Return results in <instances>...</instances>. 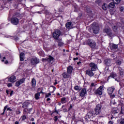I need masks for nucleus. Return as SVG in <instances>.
<instances>
[{"instance_id":"nucleus-1","label":"nucleus","mask_w":124,"mask_h":124,"mask_svg":"<svg viewBox=\"0 0 124 124\" xmlns=\"http://www.w3.org/2000/svg\"><path fill=\"white\" fill-rule=\"evenodd\" d=\"M92 30L95 34H97L99 31V25L96 23H93L92 25Z\"/></svg>"},{"instance_id":"nucleus-2","label":"nucleus","mask_w":124,"mask_h":124,"mask_svg":"<svg viewBox=\"0 0 124 124\" xmlns=\"http://www.w3.org/2000/svg\"><path fill=\"white\" fill-rule=\"evenodd\" d=\"M93 115H94V111L93 109H91L87 113L85 119H86L87 121H92V120H93Z\"/></svg>"},{"instance_id":"nucleus-3","label":"nucleus","mask_w":124,"mask_h":124,"mask_svg":"<svg viewBox=\"0 0 124 124\" xmlns=\"http://www.w3.org/2000/svg\"><path fill=\"white\" fill-rule=\"evenodd\" d=\"M61 32L59 30L56 29L53 32L52 35L53 38L55 39V40H58L60 39V36H61Z\"/></svg>"},{"instance_id":"nucleus-4","label":"nucleus","mask_w":124,"mask_h":124,"mask_svg":"<svg viewBox=\"0 0 124 124\" xmlns=\"http://www.w3.org/2000/svg\"><path fill=\"white\" fill-rule=\"evenodd\" d=\"M31 87L30 88V91H31V92H35L36 90V80H35V78H32L31 81Z\"/></svg>"},{"instance_id":"nucleus-5","label":"nucleus","mask_w":124,"mask_h":124,"mask_svg":"<svg viewBox=\"0 0 124 124\" xmlns=\"http://www.w3.org/2000/svg\"><path fill=\"white\" fill-rule=\"evenodd\" d=\"M101 104H98L96 105V108H95V114L96 115H99L101 113Z\"/></svg>"},{"instance_id":"nucleus-6","label":"nucleus","mask_w":124,"mask_h":124,"mask_svg":"<svg viewBox=\"0 0 124 124\" xmlns=\"http://www.w3.org/2000/svg\"><path fill=\"white\" fill-rule=\"evenodd\" d=\"M87 44L90 46V47L93 48H95L96 46L95 42L91 39H88L87 41Z\"/></svg>"},{"instance_id":"nucleus-7","label":"nucleus","mask_w":124,"mask_h":124,"mask_svg":"<svg viewBox=\"0 0 124 124\" xmlns=\"http://www.w3.org/2000/svg\"><path fill=\"white\" fill-rule=\"evenodd\" d=\"M75 25V23L72 22H69L66 23L65 27L67 29L70 30V29H73V28H75L74 26Z\"/></svg>"},{"instance_id":"nucleus-8","label":"nucleus","mask_w":124,"mask_h":124,"mask_svg":"<svg viewBox=\"0 0 124 124\" xmlns=\"http://www.w3.org/2000/svg\"><path fill=\"white\" fill-rule=\"evenodd\" d=\"M11 23L13 25L17 26V25H18V24H19V19L18 18H17V17H14V16L11 19Z\"/></svg>"},{"instance_id":"nucleus-9","label":"nucleus","mask_w":124,"mask_h":124,"mask_svg":"<svg viewBox=\"0 0 124 124\" xmlns=\"http://www.w3.org/2000/svg\"><path fill=\"white\" fill-rule=\"evenodd\" d=\"M104 31L106 32L107 35L110 37H113L114 34L112 33L111 30L110 29H105L104 30Z\"/></svg>"},{"instance_id":"nucleus-10","label":"nucleus","mask_w":124,"mask_h":124,"mask_svg":"<svg viewBox=\"0 0 124 124\" xmlns=\"http://www.w3.org/2000/svg\"><path fill=\"white\" fill-rule=\"evenodd\" d=\"M25 81H26V79L25 78H23L22 79H19L18 81L16 82L15 84L16 87H19L20 85L24 84L25 83Z\"/></svg>"},{"instance_id":"nucleus-11","label":"nucleus","mask_w":124,"mask_h":124,"mask_svg":"<svg viewBox=\"0 0 124 124\" xmlns=\"http://www.w3.org/2000/svg\"><path fill=\"white\" fill-rule=\"evenodd\" d=\"M89 66L91 67V69L93 71H95L97 69V65L93 62H91L89 64Z\"/></svg>"},{"instance_id":"nucleus-12","label":"nucleus","mask_w":124,"mask_h":124,"mask_svg":"<svg viewBox=\"0 0 124 124\" xmlns=\"http://www.w3.org/2000/svg\"><path fill=\"white\" fill-rule=\"evenodd\" d=\"M102 91H103V86H100L97 90L95 91V93L101 95H102Z\"/></svg>"},{"instance_id":"nucleus-13","label":"nucleus","mask_w":124,"mask_h":124,"mask_svg":"<svg viewBox=\"0 0 124 124\" xmlns=\"http://www.w3.org/2000/svg\"><path fill=\"white\" fill-rule=\"evenodd\" d=\"M80 96L81 97H84L87 95V89L83 88L81 90L79 93Z\"/></svg>"},{"instance_id":"nucleus-14","label":"nucleus","mask_w":124,"mask_h":124,"mask_svg":"<svg viewBox=\"0 0 124 124\" xmlns=\"http://www.w3.org/2000/svg\"><path fill=\"white\" fill-rule=\"evenodd\" d=\"M93 71L91 69H88L85 72L86 74L88 75V76H89L90 77H93V75H94V74L93 73Z\"/></svg>"},{"instance_id":"nucleus-15","label":"nucleus","mask_w":124,"mask_h":124,"mask_svg":"<svg viewBox=\"0 0 124 124\" xmlns=\"http://www.w3.org/2000/svg\"><path fill=\"white\" fill-rule=\"evenodd\" d=\"M54 61V57L51 56H49L48 58L43 59L42 60L43 62H51Z\"/></svg>"},{"instance_id":"nucleus-16","label":"nucleus","mask_w":124,"mask_h":124,"mask_svg":"<svg viewBox=\"0 0 124 124\" xmlns=\"http://www.w3.org/2000/svg\"><path fill=\"white\" fill-rule=\"evenodd\" d=\"M29 106H32L31 104L30 103V101H26L22 104L23 108H28Z\"/></svg>"},{"instance_id":"nucleus-17","label":"nucleus","mask_w":124,"mask_h":124,"mask_svg":"<svg viewBox=\"0 0 124 124\" xmlns=\"http://www.w3.org/2000/svg\"><path fill=\"white\" fill-rule=\"evenodd\" d=\"M31 63L33 64V65H34L35 64H37V63H39V59L36 58H32L31 60Z\"/></svg>"},{"instance_id":"nucleus-18","label":"nucleus","mask_w":124,"mask_h":124,"mask_svg":"<svg viewBox=\"0 0 124 124\" xmlns=\"http://www.w3.org/2000/svg\"><path fill=\"white\" fill-rule=\"evenodd\" d=\"M9 82H11V83H14V82H16V77L15 76H12L8 78Z\"/></svg>"},{"instance_id":"nucleus-19","label":"nucleus","mask_w":124,"mask_h":124,"mask_svg":"<svg viewBox=\"0 0 124 124\" xmlns=\"http://www.w3.org/2000/svg\"><path fill=\"white\" fill-rule=\"evenodd\" d=\"M114 91H115V88L114 87H108L107 89V93L108 94H112Z\"/></svg>"},{"instance_id":"nucleus-20","label":"nucleus","mask_w":124,"mask_h":124,"mask_svg":"<svg viewBox=\"0 0 124 124\" xmlns=\"http://www.w3.org/2000/svg\"><path fill=\"white\" fill-rule=\"evenodd\" d=\"M105 62L106 65L110 66L112 64V60L111 59H107L105 61Z\"/></svg>"},{"instance_id":"nucleus-21","label":"nucleus","mask_w":124,"mask_h":124,"mask_svg":"<svg viewBox=\"0 0 124 124\" xmlns=\"http://www.w3.org/2000/svg\"><path fill=\"white\" fill-rule=\"evenodd\" d=\"M111 77L112 78H113V79H115V81H117V82H119V79L117 78V75L114 73H112L110 74V76L109 78Z\"/></svg>"},{"instance_id":"nucleus-22","label":"nucleus","mask_w":124,"mask_h":124,"mask_svg":"<svg viewBox=\"0 0 124 124\" xmlns=\"http://www.w3.org/2000/svg\"><path fill=\"white\" fill-rule=\"evenodd\" d=\"M62 39H59L58 40H56V42L58 43V46L59 47H62V45H63V43H62Z\"/></svg>"},{"instance_id":"nucleus-23","label":"nucleus","mask_w":124,"mask_h":124,"mask_svg":"<svg viewBox=\"0 0 124 124\" xmlns=\"http://www.w3.org/2000/svg\"><path fill=\"white\" fill-rule=\"evenodd\" d=\"M62 77H63V78H65V79L69 78V77H70V74H69L66 72L63 73L62 74Z\"/></svg>"},{"instance_id":"nucleus-24","label":"nucleus","mask_w":124,"mask_h":124,"mask_svg":"<svg viewBox=\"0 0 124 124\" xmlns=\"http://www.w3.org/2000/svg\"><path fill=\"white\" fill-rule=\"evenodd\" d=\"M67 73H68L69 74H71V73H72V71L73 70V68H72V66H69L67 67Z\"/></svg>"},{"instance_id":"nucleus-25","label":"nucleus","mask_w":124,"mask_h":124,"mask_svg":"<svg viewBox=\"0 0 124 124\" xmlns=\"http://www.w3.org/2000/svg\"><path fill=\"white\" fill-rule=\"evenodd\" d=\"M25 60V53L22 52L20 54V61L23 62Z\"/></svg>"},{"instance_id":"nucleus-26","label":"nucleus","mask_w":124,"mask_h":124,"mask_svg":"<svg viewBox=\"0 0 124 124\" xmlns=\"http://www.w3.org/2000/svg\"><path fill=\"white\" fill-rule=\"evenodd\" d=\"M85 10L86 12H87V13H88L89 14H91V13H92V10H91V8L89 7H86Z\"/></svg>"},{"instance_id":"nucleus-27","label":"nucleus","mask_w":124,"mask_h":124,"mask_svg":"<svg viewBox=\"0 0 124 124\" xmlns=\"http://www.w3.org/2000/svg\"><path fill=\"white\" fill-rule=\"evenodd\" d=\"M108 7L111 8H114V7H115V3H114V2L110 3L108 5Z\"/></svg>"},{"instance_id":"nucleus-28","label":"nucleus","mask_w":124,"mask_h":124,"mask_svg":"<svg viewBox=\"0 0 124 124\" xmlns=\"http://www.w3.org/2000/svg\"><path fill=\"white\" fill-rule=\"evenodd\" d=\"M107 8H108V6L107 5V4H104L102 5V9L104 10H107Z\"/></svg>"},{"instance_id":"nucleus-29","label":"nucleus","mask_w":124,"mask_h":124,"mask_svg":"<svg viewBox=\"0 0 124 124\" xmlns=\"http://www.w3.org/2000/svg\"><path fill=\"white\" fill-rule=\"evenodd\" d=\"M39 96H40V93H36L35 94V99L36 100H38V99H39Z\"/></svg>"},{"instance_id":"nucleus-30","label":"nucleus","mask_w":124,"mask_h":124,"mask_svg":"<svg viewBox=\"0 0 124 124\" xmlns=\"http://www.w3.org/2000/svg\"><path fill=\"white\" fill-rule=\"evenodd\" d=\"M115 63L117 65H121L122 64V60H116L115 62Z\"/></svg>"},{"instance_id":"nucleus-31","label":"nucleus","mask_w":124,"mask_h":124,"mask_svg":"<svg viewBox=\"0 0 124 124\" xmlns=\"http://www.w3.org/2000/svg\"><path fill=\"white\" fill-rule=\"evenodd\" d=\"M111 47H112V49H114V50H116V49H118V45L113 44L112 45Z\"/></svg>"},{"instance_id":"nucleus-32","label":"nucleus","mask_w":124,"mask_h":124,"mask_svg":"<svg viewBox=\"0 0 124 124\" xmlns=\"http://www.w3.org/2000/svg\"><path fill=\"white\" fill-rule=\"evenodd\" d=\"M61 102L62 103H66V98L65 97L62 98L61 99Z\"/></svg>"},{"instance_id":"nucleus-33","label":"nucleus","mask_w":124,"mask_h":124,"mask_svg":"<svg viewBox=\"0 0 124 124\" xmlns=\"http://www.w3.org/2000/svg\"><path fill=\"white\" fill-rule=\"evenodd\" d=\"M50 93H54V92H55V91H56V87H54V86H52L51 88H50Z\"/></svg>"},{"instance_id":"nucleus-34","label":"nucleus","mask_w":124,"mask_h":124,"mask_svg":"<svg viewBox=\"0 0 124 124\" xmlns=\"http://www.w3.org/2000/svg\"><path fill=\"white\" fill-rule=\"evenodd\" d=\"M119 94L121 96L124 95V90H119Z\"/></svg>"},{"instance_id":"nucleus-35","label":"nucleus","mask_w":124,"mask_h":124,"mask_svg":"<svg viewBox=\"0 0 124 124\" xmlns=\"http://www.w3.org/2000/svg\"><path fill=\"white\" fill-rule=\"evenodd\" d=\"M120 1H121V0H113V2H114L115 4H119Z\"/></svg>"},{"instance_id":"nucleus-36","label":"nucleus","mask_w":124,"mask_h":124,"mask_svg":"<svg viewBox=\"0 0 124 124\" xmlns=\"http://www.w3.org/2000/svg\"><path fill=\"white\" fill-rule=\"evenodd\" d=\"M111 57L113 59V60H116V59H117V55L115 54H112L111 55Z\"/></svg>"},{"instance_id":"nucleus-37","label":"nucleus","mask_w":124,"mask_h":124,"mask_svg":"<svg viewBox=\"0 0 124 124\" xmlns=\"http://www.w3.org/2000/svg\"><path fill=\"white\" fill-rule=\"evenodd\" d=\"M95 2L98 5H100V4H101V1L100 0H96Z\"/></svg>"},{"instance_id":"nucleus-38","label":"nucleus","mask_w":124,"mask_h":124,"mask_svg":"<svg viewBox=\"0 0 124 124\" xmlns=\"http://www.w3.org/2000/svg\"><path fill=\"white\" fill-rule=\"evenodd\" d=\"M7 106H6L4 107V109H3V112L1 114V115H4V112H5V110H6V109H7Z\"/></svg>"},{"instance_id":"nucleus-39","label":"nucleus","mask_w":124,"mask_h":124,"mask_svg":"<svg viewBox=\"0 0 124 124\" xmlns=\"http://www.w3.org/2000/svg\"><path fill=\"white\" fill-rule=\"evenodd\" d=\"M13 17H20V14L16 13L14 15Z\"/></svg>"},{"instance_id":"nucleus-40","label":"nucleus","mask_w":124,"mask_h":124,"mask_svg":"<svg viewBox=\"0 0 124 124\" xmlns=\"http://www.w3.org/2000/svg\"><path fill=\"white\" fill-rule=\"evenodd\" d=\"M43 13H45V14H46V15H48L49 14V11L47 10H44L43 11Z\"/></svg>"},{"instance_id":"nucleus-41","label":"nucleus","mask_w":124,"mask_h":124,"mask_svg":"<svg viewBox=\"0 0 124 124\" xmlns=\"http://www.w3.org/2000/svg\"><path fill=\"white\" fill-rule=\"evenodd\" d=\"M119 71L120 75H124V71H122V68L121 67H119Z\"/></svg>"},{"instance_id":"nucleus-42","label":"nucleus","mask_w":124,"mask_h":124,"mask_svg":"<svg viewBox=\"0 0 124 124\" xmlns=\"http://www.w3.org/2000/svg\"><path fill=\"white\" fill-rule=\"evenodd\" d=\"M74 89L76 91H80V89L78 86H76L74 87Z\"/></svg>"},{"instance_id":"nucleus-43","label":"nucleus","mask_w":124,"mask_h":124,"mask_svg":"<svg viewBox=\"0 0 124 124\" xmlns=\"http://www.w3.org/2000/svg\"><path fill=\"white\" fill-rule=\"evenodd\" d=\"M31 110H32V108H25L24 111V112H27V110L31 111Z\"/></svg>"},{"instance_id":"nucleus-44","label":"nucleus","mask_w":124,"mask_h":124,"mask_svg":"<svg viewBox=\"0 0 124 124\" xmlns=\"http://www.w3.org/2000/svg\"><path fill=\"white\" fill-rule=\"evenodd\" d=\"M120 123L121 124H124V119L120 120Z\"/></svg>"},{"instance_id":"nucleus-45","label":"nucleus","mask_w":124,"mask_h":124,"mask_svg":"<svg viewBox=\"0 0 124 124\" xmlns=\"http://www.w3.org/2000/svg\"><path fill=\"white\" fill-rule=\"evenodd\" d=\"M77 98L76 97V96L74 95V97H73L72 98H71V99H72V100H74V101H75V100H76Z\"/></svg>"},{"instance_id":"nucleus-46","label":"nucleus","mask_w":124,"mask_h":124,"mask_svg":"<svg viewBox=\"0 0 124 124\" xmlns=\"http://www.w3.org/2000/svg\"><path fill=\"white\" fill-rule=\"evenodd\" d=\"M117 29H118V27H117V26H114V27H113V31H117Z\"/></svg>"},{"instance_id":"nucleus-47","label":"nucleus","mask_w":124,"mask_h":124,"mask_svg":"<svg viewBox=\"0 0 124 124\" xmlns=\"http://www.w3.org/2000/svg\"><path fill=\"white\" fill-rule=\"evenodd\" d=\"M51 95V93H48L46 95V97H49Z\"/></svg>"},{"instance_id":"nucleus-48","label":"nucleus","mask_w":124,"mask_h":124,"mask_svg":"<svg viewBox=\"0 0 124 124\" xmlns=\"http://www.w3.org/2000/svg\"><path fill=\"white\" fill-rule=\"evenodd\" d=\"M27 119V117H26V115H23L22 116V120H26Z\"/></svg>"},{"instance_id":"nucleus-49","label":"nucleus","mask_w":124,"mask_h":124,"mask_svg":"<svg viewBox=\"0 0 124 124\" xmlns=\"http://www.w3.org/2000/svg\"><path fill=\"white\" fill-rule=\"evenodd\" d=\"M58 121V116H55L54 122H57Z\"/></svg>"},{"instance_id":"nucleus-50","label":"nucleus","mask_w":124,"mask_h":124,"mask_svg":"<svg viewBox=\"0 0 124 124\" xmlns=\"http://www.w3.org/2000/svg\"><path fill=\"white\" fill-rule=\"evenodd\" d=\"M7 86H8V87L9 88H10V87H12V84H11V83H8V84H7Z\"/></svg>"},{"instance_id":"nucleus-51","label":"nucleus","mask_w":124,"mask_h":124,"mask_svg":"<svg viewBox=\"0 0 124 124\" xmlns=\"http://www.w3.org/2000/svg\"><path fill=\"white\" fill-rule=\"evenodd\" d=\"M93 86H94V83L93 82H92L90 85V87L91 88H92V87H93Z\"/></svg>"},{"instance_id":"nucleus-52","label":"nucleus","mask_w":124,"mask_h":124,"mask_svg":"<svg viewBox=\"0 0 124 124\" xmlns=\"http://www.w3.org/2000/svg\"><path fill=\"white\" fill-rule=\"evenodd\" d=\"M13 93H14L13 91H11V93H10L11 96L12 95V94H13Z\"/></svg>"},{"instance_id":"nucleus-53","label":"nucleus","mask_w":124,"mask_h":124,"mask_svg":"<svg viewBox=\"0 0 124 124\" xmlns=\"http://www.w3.org/2000/svg\"><path fill=\"white\" fill-rule=\"evenodd\" d=\"M7 111H12V109H11V108H7Z\"/></svg>"},{"instance_id":"nucleus-54","label":"nucleus","mask_w":124,"mask_h":124,"mask_svg":"<svg viewBox=\"0 0 124 124\" xmlns=\"http://www.w3.org/2000/svg\"><path fill=\"white\" fill-rule=\"evenodd\" d=\"M108 124H113V122H112L111 121H109Z\"/></svg>"},{"instance_id":"nucleus-55","label":"nucleus","mask_w":124,"mask_h":124,"mask_svg":"<svg viewBox=\"0 0 124 124\" xmlns=\"http://www.w3.org/2000/svg\"><path fill=\"white\" fill-rule=\"evenodd\" d=\"M6 93L7 94H9V91H8V90H6Z\"/></svg>"},{"instance_id":"nucleus-56","label":"nucleus","mask_w":124,"mask_h":124,"mask_svg":"<svg viewBox=\"0 0 124 124\" xmlns=\"http://www.w3.org/2000/svg\"><path fill=\"white\" fill-rule=\"evenodd\" d=\"M110 97H112V98L115 97V94H113V95H110Z\"/></svg>"},{"instance_id":"nucleus-57","label":"nucleus","mask_w":124,"mask_h":124,"mask_svg":"<svg viewBox=\"0 0 124 124\" xmlns=\"http://www.w3.org/2000/svg\"><path fill=\"white\" fill-rule=\"evenodd\" d=\"M80 63H82V62H77V64H78V65L80 64Z\"/></svg>"},{"instance_id":"nucleus-58","label":"nucleus","mask_w":124,"mask_h":124,"mask_svg":"<svg viewBox=\"0 0 124 124\" xmlns=\"http://www.w3.org/2000/svg\"><path fill=\"white\" fill-rule=\"evenodd\" d=\"M124 10V7H121V11H123Z\"/></svg>"},{"instance_id":"nucleus-59","label":"nucleus","mask_w":124,"mask_h":124,"mask_svg":"<svg viewBox=\"0 0 124 124\" xmlns=\"http://www.w3.org/2000/svg\"><path fill=\"white\" fill-rule=\"evenodd\" d=\"M8 2H11V1H12V0H7Z\"/></svg>"},{"instance_id":"nucleus-60","label":"nucleus","mask_w":124,"mask_h":124,"mask_svg":"<svg viewBox=\"0 0 124 124\" xmlns=\"http://www.w3.org/2000/svg\"><path fill=\"white\" fill-rule=\"evenodd\" d=\"M15 124H19V122L18 121H16L15 123Z\"/></svg>"},{"instance_id":"nucleus-61","label":"nucleus","mask_w":124,"mask_h":124,"mask_svg":"<svg viewBox=\"0 0 124 124\" xmlns=\"http://www.w3.org/2000/svg\"><path fill=\"white\" fill-rule=\"evenodd\" d=\"M77 60H78V58H74V61H76Z\"/></svg>"},{"instance_id":"nucleus-62","label":"nucleus","mask_w":124,"mask_h":124,"mask_svg":"<svg viewBox=\"0 0 124 124\" xmlns=\"http://www.w3.org/2000/svg\"><path fill=\"white\" fill-rule=\"evenodd\" d=\"M55 113H57V114H59V111L55 109Z\"/></svg>"},{"instance_id":"nucleus-63","label":"nucleus","mask_w":124,"mask_h":124,"mask_svg":"<svg viewBox=\"0 0 124 124\" xmlns=\"http://www.w3.org/2000/svg\"><path fill=\"white\" fill-rule=\"evenodd\" d=\"M50 100H51V99H50V98H48L46 99L47 101H49Z\"/></svg>"},{"instance_id":"nucleus-64","label":"nucleus","mask_w":124,"mask_h":124,"mask_svg":"<svg viewBox=\"0 0 124 124\" xmlns=\"http://www.w3.org/2000/svg\"><path fill=\"white\" fill-rule=\"evenodd\" d=\"M5 64L8 63V61H6L5 62Z\"/></svg>"}]
</instances>
